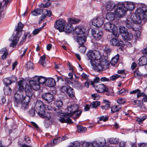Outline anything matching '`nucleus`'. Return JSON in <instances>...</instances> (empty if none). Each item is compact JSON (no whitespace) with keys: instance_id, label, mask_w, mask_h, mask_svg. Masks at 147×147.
I'll use <instances>...</instances> for the list:
<instances>
[{"instance_id":"nucleus-1","label":"nucleus","mask_w":147,"mask_h":147,"mask_svg":"<svg viewBox=\"0 0 147 147\" xmlns=\"http://www.w3.org/2000/svg\"><path fill=\"white\" fill-rule=\"evenodd\" d=\"M45 108L41 101L38 100L36 102L35 105L36 111L40 117L46 119L45 120V126L46 128H48L52 124V122L50 114L45 112Z\"/></svg>"},{"instance_id":"nucleus-2","label":"nucleus","mask_w":147,"mask_h":147,"mask_svg":"<svg viewBox=\"0 0 147 147\" xmlns=\"http://www.w3.org/2000/svg\"><path fill=\"white\" fill-rule=\"evenodd\" d=\"M94 69L97 71L107 69L109 67V63L105 58H102L100 60L91 61H90Z\"/></svg>"},{"instance_id":"nucleus-3","label":"nucleus","mask_w":147,"mask_h":147,"mask_svg":"<svg viewBox=\"0 0 147 147\" xmlns=\"http://www.w3.org/2000/svg\"><path fill=\"white\" fill-rule=\"evenodd\" d=\"M25 90L26 93V95L24 97V94L22 97H20L18 99L19 102H16L15 100L14 105L15 107H18L19 105L21 104L22 102L28 104L30 102V98L32 97L33 93L31 92V89L30 87L28 85H26L25 88Z\"/></svg>"},{"instance_id":"nucleus-4","label":"nucleus","mask_w":147,"mask_h":147,"mask_svg":"<svg viewBox=\"0 0 147 147\" xmlns=\"http://www.w3.org/2000/svg\"><path fill=\"white\" fill-rule=\"evenodd\" d=\"M147 20V6L138 3V24L142 25Z\"/></svg>"},{"instance_id":"nucleus-5","label":"nucleus","mask_w":147,"mask_h":147,"mask_svg":"<svg viewBox=\"0 0 147 147\" xmlns=\"http://www.w3.org/2000/svg\"><path fill=\"white\" fill-rule=\"evenodd\" d=\"M23 27V24L21 22H19L18 24V27L16 30L17 31L16 34L13 35V38L12 43L9 45L10 47H14L16 46L19 41V38L22 35V29Z\"/></svg>"},{"instance_id":"nucleus-6","label":"nucleus","mask_w":147,"mask_h":147,"mask_svg":"<svg viewBox=\"0 0 147 147\" xmlns=\"http://www.w3.org/2000/svg\"><path fill=\"white\" fill-rule=\"evenodd\" d=\"M137 13L138 11H136V13L131 15V19L133 23H132L128 20H127L125 21L126 27L129 28H131L133 30L136 32L138 30L137 24L138 23V18L137 17Z\"/></svg>"},{"instance_id":"nucleus-7","label":"nucleus","mask_w":147,"mask_h":147,"mask_svg":"<svg viewBox=\"0 0 147 147\" xmlns=\"http://www.w3.org/2000/svg\"><path fill=\"white\" fill-rule=\"evenodd\" d=\"M78 106L76 104H74L69 106L67 108L68 112L66 113L69 116L74 115L76 117H78L81 114L82 111L79 110Z\"/></svg>"},{"instance_id":"nucleus-8","label":"nucleus","mask_w":147,"mask_h":147,"mask_svg":"<svg viewBox=\"0 0 147 147\" xmlns=\"http://www.w3.org/2000/svg\"><path fill=\"white\" fill-rule=\"evenodd\" d=\"M87 56L90 61L99 60H101L102 58H105L101 57L100 52L98 51L90 50L87 53Z\"/></svg>"},{"instance_id":"nucleus-9","label":"nucleus","mask_w":147,"mask_h":147,"mask_svg":"<svg viewBox=\"0 0 147 147\" xmlns=\"http://www.w3.org/2000/svg\"><path fill=\"white\" fill-rule=\"evenodd\" d=\"M117 8L114 11L115 15L118 18H120L125 15L126 10L123 6V3L119 2L117 4Z\"/></svg>"},{"instance_id":"nucleus-10","label":"nucleus","mask_w":147,"mask_h":147,"mask_svg":"<svg viewBox=\"0 0 147 147\" xmlns=\"http://www.w3.org/2000/svg\"><path fill=\"white\" fill-rule=\"evenodd\" d=\"M105 28L106 30L112 32L115 37H117L119 34L117 32V29L114 24L110 22H107L104 25Z\"/></svg>"},{"instance_id":"nucleus-11","label":"nucleus","mask_w":147,"mask_h":147,"mask_svg":"<svg viewBox=\"0 0 147 147\" xmlns=\"http://www.w3.org/2000/svg\"><path fill=\"white\" fill-rule=\"evenodd\" d=\"M18 84L19 86L18 90L17 91L16 93L13 96V100H15L16 102H19L18 99L20 97H22L23 96L24 92V87L23 86V81L20 80L18 82Z\"/></svg>"},{"instance_id":"nucleus-12","label":"nucleus","mask_w":147,"mask_h":147,"mask_svg":"<svg viewBox=\"0 0 147 147\" xmlns=\"http://www.w3.org/2000/svg\"><path fill=\"white\" fill-rule=\"evenodd\" d=\"M119 30L121 35L125 40H129L132 38L133 36L132 34L129 32L125 27H120Z\"/></svg>"},{"instance_id":"nucleus-13","label":"nucleus","mask_w":147,"mask_h":147,"mask_svg":"<svg viewBox=\"0 0 147 147\" xmlns=\"http://www.w3.org/2000/svg\"><path fill=\"white\" fill-rule=\"evenodd\" d=\"M61 91L63 93H66L70 97H74V92L73 89L68 86H63L61 88Z\"/></svg>"},{"instance_id":"nucleus-14","label":"nucleus","mask_w":147,"mask_h":147,"mask_svg":"<svg viewBox=\"0 0 147 147\" xmlns=\"http://www.w3.org/2000/svg\"><path fill=\"white\" fill-rule=\"evenodd\" d=\"M65 21L63 19L57 20L55 23L54 27L60 32L63 31L65 25Z\"/></svg>"},{"instance_id":"nucleus-15","label":"nucleus","mask_w":147,"mask_h":147,"mask_svg":"<svg viewBox=\"0 0 147 147\" xmlns=\"http://www.w3.org/2000/svg\"><path fill=\"white\" fill-rule=\"evenodd\" d=\"M29 85L27 84L31 88V92H33L32 89L34 90H38L40 88V85L37 80H33L30 81L29 82Z\"/></svg>"},{"instance_id":"nucleus-16","label":"nucleus","mask_w":147,"mask_h":147,"mask_svg":"<svg viewBox=\"0 0 147 147\" xmlns=\"http://www.w3.org/2000/svg\"><path fill=\"white\" fill-rule=\"evenodd\" d=\"M92 34L94 38L97 40H99L101 39L103 36L102 31L99 29H92Z\"/></svg>"},{"instance_id":"nucleus-17","label":"nucleus","mask_w":147,"mask_h":147,"mask_svg":"<svg viewBox=\"0 0 147 147\" xmlns=\"http://www.w3.org/2000/svg\"><path fill=\"white\" fill-rule=\"evenodd\" d=\"M104 19L102 16L94 18L92 21V24L95 26L100 27L103 24Z\"/></svg>"},{"instance_id":"nucleus-18","label":"nucleus","mask_w":147,"mask_h":147,"mask_svg":"<svg viewBox=\"0 0 147 147\" xmlns=\"http://www.w3.org/2000/svg\"><path fill=\"white\" fill-rule=\"evenodd\" d=\"M96 91L98 93H102L105 92H109V90L103 84H99L94 87Z\"/></svg>"},{"instance_id":"nucleus-19","label":"nucleus","mask_w":147,"mask_h":147,"mask_svg":"<svg viewBox=\"0 0 147 147\" xmlns=\"http://www.w3.org/2000/svg\"><path fill=\"white\" fill-rule=\"evenodd\" d=\"M42 98L48 102H52L53 100V94L50 93H45L42 95Z\"/></svg>"},{"instance_id":"nucleus-20","label":"nucleus","mask_w":147,"mask_h":147,"mask_svg":"<svg viewBox=\"0 0 147 147\" xmlns=\"http://www.w3.org/2000/svg\"><path fill=\"white\" fill-rule=\"evenodd\" d=\"M123 3V6L126 10H127L132 11L135 8L134 3L132 2H121Z\"/></svg>"},{"instance_id":"nucleus-21","label":"nucleus","mask_w":147,"mask_h":147,"mask_svg":"<svg viewBox=\"0 0 147 147\" xmlns=\"http://www.w3.org/2000/svg\"><path fill=\"white\" fill-rule=\"evenodd\" d=\"M63 114L64 116L59 119L60 122L61 123H70L72 122L71 119L66 113H63Z\"/></svg>"},{"instance_id":"nucleus-22","label":"nucleus","mask_w":147,"mask_h":147,"mask_svg":"<svg viewBox=\"0 0 147 147\" xmlns=\"http://www.w3.org/2000/svg\"><path fill=\"white\" fill-rule=\"evenodd\" d=\"M77 42L80 46L84 45L86 41V38L84 35L78 36L77 38Z\"/></svg>"},{"instance_id":"nucleus-23","label":"nucleus","mask_w":147,"mask_h":147,"mask_svg":"<svg viewBox=\"0 0 147 147\" xmlns=\"http://www.w3.org/2000/svg\"><path fill=\"white\" fill-rule=\"evenodd\" d=\"M116 4L113 1H109L106 4V7L107 10L109 11L113 10L116 7Z\"/></svg>"},{"instance_id":"nucleus-24","label":"nucleus","mask_w":147,"mask_h":147,"mask_svg":"<svg viewBox=\"0 0 147 147\" xmlns=\"http://www.w3.org/2000/svg\"><path fill=\"white\" fill-rule=\"evenodd\" d=\"M110 43L112 45L117 46H123L124 45L122 41L114 38H113L110 40Z\"/></svg>"},{"instance_id":"nucleus-25","label":"nucleus","mask_w":147,"mask_h":147,"mask_svg":"<svg viewBox=\"0 0 147 147\" xmlns=\"http://www.w3.org/2000/svg\"><path fill=\"white\" fill-rule=\"evenodd\" d=\"M34 80H37L40 85L46 83L47 78L42 76H35L34 77Z\"/></svg>"},{"instance_id":"nucleus-26","label":"nucleus","mask_w":147,"mask_h":147,"mask_svg":"<svg viewBox=\"0 0 147 147\" xmlns=\"http://www.w3.org/2000/svg\"><path fill=\"white\" fill-rule=\"evenodd\" d=\"M56 82L55 79L52 78H47L46 84L48 86L53 87L55 86Z\"/></svg>"},{"instance_id":"nucleus-27","label":"nucleus","mask_w":147,"mask_h":147,"mask_svg":"<svg viewBox=\"0 0 147 147\" xmlns=\"http://www.w3.org/2000/svg\"><path fill=\"white\" fill-rule=\"evenodd\" d=\"M63 31L68 33H70L74 30L72 25L70 24H66L65 25Z\"/></svg>"},{"instance_id":"nucleus-28","label":"nucleus","mask_w":147,"mask_h":147,"mask_svg":"<svg viewBox=\"0 0 147 147\" xmlns=\"http://www.w3.org/2000/svg\"><path fill=\"white\" fill-rule=\"evenodd\" d=\"M138 61L140 66L146 65L147 63V58L145 56H142L139 59Z\"/></svg>"},{"instance_id":"nucleus-29","label":"nucleus","mask_w":147,"mask_h":147,"mask_svg":"<svg viewBox=\"0 0 147 147\" xmlns=\"http://www.w3.org/2000/svg\"><path fill=\"white\" fill-rule=\"evenodd\" d=\"M103 105L101 106L102 110H105L108 109L110 107V102L108 101L105 100H103Z\"/></svg>"},{"instance_id":"nucleus-30","label":"nucleus","mask_w":147,"mask_h":147,"mask_svg":"<svg viewBox=\"0 0 147 147\" xmlns=\"http://www.w3.org/2000/svg\"><path fill=\"white\" fill-rule=\"evenodd\" d=\"M0 53L2 54L1 57L3 59H5L8 55V51L6 48L2 49L0 51Z\"/></svg>"},{"instance_id":"nucleus-31","label":"nucleus","mask_w":147,"mask_h":147,"mask_svg":"<svg viewBox=\"0 0 147 147\" xmlns=\"http://www.w3.org/2000/svg\"><path fill=\"white\" fill-rule=\"evenodd\" d=\"M74 31L76 34L78 36H81L84 34V32L81 27H75Z\"/></svg>"},{"instance_id":"nucleus-32","label":"nucleus","mask_w":147,"mask_h":147,"mask_svg":"<svg viewBox=\"0 0 147 147\" xmlns=\"http://www.w3.org/2000/svg\"><path fill=\"white\" fill-rule=\"evenodd\" d=\"M43 12V10L41 9H34L32 12V15L36 16L41 14Z\"/></svg>"},{"instance_id":"nucleus-33","label":"nucleus","mask_w":147,"mask_h":147,"mask_svg":"<svg viewBox=\"0 0 147 147\" xmlns=\"http://www.w3.org/2000/svg\"><path fill=\"white\" fill-rule=\"evenodd\" d=\"M119 54H117L112 58L111 61V64L112 65H115L117 63L119 59Z\"/></svg>"},{"instance_id":"nucleus-34","label":"nucleus","mask_w":147,"mask_h":147,"mask_svg":"<svg viewBox=\"0 0 147 147\" xmlns=\"http://www.w3.org/2000/svg\"><path fill=\"white\" fill-rule=\"evenodd\" d=\"M115 13L111 12L107 13L106 15L107 19L109 21H112L115 18Z\"/></svg>"},{"instance_id":"nucleus-35","label":"nucleus","mask_w":147,"mask_h":147,"mask_svg":"<svg viewBox=\"0 0 147 147\" xmlns=\"http://www.w3.org/2000/svg\"><path fill=\"white\" fill-rule=\"evenodd\" d=\"M121 109V106L119 105H118L113 106L111 108V112L112 113H114L118 112Z\"/></svg>"},{"instance_id":"nucleus-36","label":"nucleus","mask_w":147,"mask_h":147,"mask_svg":"<svg viewBox=\"0 0 147 147\" xmlns=\"http://www.w3.org/2000/svg\"><path fill=\"white\" fill-rule=\"evenodd\" d=\"M45 55H43L41 56L40 59L39 61V63L42 66H45L46 65V62L45 61Z\"/></svg>"},{"instance_id":"nucleus-37","label":"nucleus","mask_w":147,"mask_h":147,"mask_svg":"<svg viewBox=\"0 0 147 147\" xmlns=\"http://www.w3.org/2000/svg\"><path fill=\"white\" fill-rule=\"evenodd\" d=\"M45 1H47L44 4L42 3L39 5V7H40L46 8L49 7L51 3L50 2L49 0H45Z\"/></svg>"},{"instance_id":"nucleus-38","label":"nucleus","mask_w":147,"mask_h":147,"mask_svg":"<svg viewBox=\"0 0 147 147\" xmlns=\"http://www.w3.org/2000/svg\"><path fill=\"white\" fill-rule=\"evenodd\" d=\"M11 89L9 87L6 86L4 89V93L5 94L9 95L11 94Z\"/></svg>"},{"instance_id":"nucleus-39","label":"nucleus","mask_w":147,"mask_h":147,"mask_svg":"<svg viewBox=\"0 0 147 147\" xmlns=\"http://www.w3.org/2000/svg\"><path fill=\"white\" fill-rule=\"evenodd\" d=\"M100 105V102L98 101H94L90 104V107L92 108H96Z\"/></svg>"},{"instance_id":"nucleus-40","label":"nucleus","mask_w":147,"mask_h":147,"mask_svg":"<svg viewBox=\"0 0 147 147\" xmlns=\"http://www.w3.org/2000/svg\"><path fill=\"white\" fill-rule=\"evenodd\" d=\"M3 83L4 84L7 86L11 84V81L9 78H5L3 80Z\"/></svg>"},{"instance_id":"nucleus-41","label":"nucleus","mask_w":147,"mask_h":147,"mask_svg":"<svg viewBox=\"0 0 147 147\" xmlns=\"http://www.w3.org/2000/svg\"><path fill=\"white\" fill-rule=\"evenodd\" d=\"M83 147H94L91 142H85L82 144Z\"/></svg>"},{"instance_id":"nucleus-42","label":"nucleus","mask_w":147,"mask_h":147,"mask_svg":"<svg viewBox=\"0 0 147 147\" xmlns=\"http://www.w3.org/2000/svg\"><path fill=\"white\" fill-rule=\"evenodd\" d=\"M78 131L79 133L84 132L86 130V128L81 126L77 127Z\"/></svg>"},{"instance_id":"nucleus-43","label":"nucleus","mask_w":147,"mask_h":147,"mask_svg":"<svg viewBox=\"0 0 147 147\" xmlns=\"http://www.w3.org/2000/svg\"><path fill=\"white\" fill-rule=\"evenodd\" d=\"M86 49V47L84 45L80 46L79 47V50L81 53H84Z\"/></svg>"},{"instance_id":"nucleus-44","label":"nucleus","mask_w":147,"mask_h":147,"mask_svg":"<svg viewBox=\"0 0 147 147\" xmlns=\"http://www.w3.org/2000/svg\"><path fill=\"white\" fill-rule=\"evenodd\" d=\"M56 106L58 108L62 107L63 105V102L61 100H57L54 103Z\"/></svg>"},{"instance_id":"nucleus-45","label":"nucleus","mask_w":147,"mask_h":147,"mask_svg":"<svg viewBox=\"0 0 147 147\" xmlns=\"http://www.w3.org/2000/svg\"><path fill=\"white\" fill-rule=\"evenodd\" d=\"M69 21L70 24H75L79 22L80 21L76 18H70L69 19Z\"/></svg>"},{"instance_id":"nucleus-46","label":"nucleus","mask_w":147,"mask_h":147,"mask_svg":"<svg viewBox=\"0 0 147 147\" xmlns=\"http://www.w3.org/2000/svg\"><path fill=\"white\" fill-rule=\"evenodd\" d=\"M117 73L119 74H121L120 75H119V76H120V77L124 78L125 77L126 74L125 73V70H118Z\"/></svg>"},{"instance_id":"nucleus-47","label":"nucleus","mask_w":147,"mask_h":147,"mask_svg":"<svg viewBox=\"0 0 147 147\" xmlns=\"http://www.w3.org/2000/svg\"><path fill=\"white\" fill-rule=\"evenodd\" d=\"M110 142L112 144H115L118 142V139L117 138H113L109 139Z\"/></svg>"},{"instance_id":"nucleus-48","label":"nucleus","mask_w":147,"mask_h":147,"mask_svg":"<svg viewBox=\"0 0 147 147\" xmlns=\"http://www.w3.org/2000/svg\"><path fill=\"white\" fill-rule=\"evenodd\" d=\"M147 117L146 115H144L143 116H140L138 117V124L141 123Z\"/></svg>"},{"instance_id":"nucleus-49","label":"nucleus","mask_w":147,"mask_h":147,"mask_svg":"<svg viewBox=\"0 0 147 147\" xmlns=\"http://www.w3.org/2000/svg\"><path fill=\"white\" fill-rule=\"evenodd\" d=\"M98 142L99 143L100 147L104 146L106 144V141L104 139H100Z\"/></svg>"},{"instance_id":"nucleus-50","label":"nucleus","mask_w":147,"mask_h":147,"mask_svg":"<svg viewBox=\"0 0 147 147\" xmlns=\"http://www.w3.org/2000/svg\"><path fill=\"white\" fill-rule=\"evenodd\" d=\"M80 143L77 141H75L72 143V144L69 146L68 147H80Z\"/></svg>"},{"instance_id":"nucleus-51","label":"nucleus","mask_w":147,"mask_h":147,"mask_svg":"<svg viewBox=\"0 0 147 147\" xmlns=\"http://www.w3.org/2000/svg\"><path fill=\"white\" fill-rule=\"evenodd\" d=\"M21 104H22L21 109H22L24 110L28 108V104L23 102L21 103Z\"/></svg>"},{"instance_id":"nucleus-52","label":"nucleus","mask_w":147,"mask_h":147,"mask_svg":"<svg viewBox=\"0 0 147 147\" xmlns=\"http://www.w3.org/2000/svg\"><path fill=\"white\" fill-rule=\"evenodd\" d=\"M126 101L125 99L122 98H120L117 100V102L119 105L123 104Z\"/></svg>"},{"instance_id":"nucleus-53","label":"nucleus","mask_w":147,"mask_h":147,"mask_svg":"<svg viewBox=\"0 0 147 147\" xmlns=\"http://www.w3.org/2000/svg\"><path fill=\"white\" fill-rule=\"evenodd\" d=\"M120 76H119V75L116 74L111 76L110 77V79L112 81H114L119 78Z\"/></svg>"},{"instance_id":"nucleus-54","label":"nucleus","mask_w":147,"mask_h":147,"mask_svg":"<svg viewBox=\"0 0 147 147\" xmlns=\"http://www.w3.org/2000/svg\"><path fill=\"white\" fill-rule=\"evenodd\" d=\"M11 83L16 82L17 80V78L16 77L14 76H13L9 77Z\"/></svg>"},{"instance_id":"nucleus-55","label":"nucleus","mask_w":147,"mask_h":147,"mask_svg":"<svg viewBox=\"0 0 147 147\" xmlns=\"http://www.w3.org/2000/svg\"><path fill=\"white\" fill-rule=\"evenodd\" d=\"M138 106H139L141 109H145L144 105H143V103L141 100H138Z\"/></svg>"},{"instance_id":"nucleus-56","label":"nucleus","mask_w":147,"mask_h":147,"mask_svg":"<svg viewBox=\"0 0 147 147\" xmlns=\"http://www.w3.org/2000/svg\"><path fill=\"white\" fill-rule=\"evenodd\" d=\"M100 80V78L98 77H95L94 79V82H91V84L92 85L94 86V82L95 83H98L99 81Z\"/></svg>"},{"instance_id":"nucleus-57","label":"nucleus","mask_w":147,"mask_h":147,"mask_svg":"<svg viewBox=\"0 0 147 147\" xmlns=\"http://www.w3.org/2000/svg\"><path fill=\"white\" fill-rule=\"evenodd\" d=\"M42 28L40 27L38 29H36L33 31V33L34 35H36L38 34L39 32L41 30Z\"/></svg>"},{"instance_id":"nucleus-58","label":"nucleus","mask_w":147,"mask_h":147,"mask_svg":"<svg viewBox=\"0 0 147 147\" xmlns=\"http://www.w3.org/2000/svg\"><path fill=\"white\" fill-rule=\"evenodd\" d=\"M108 119V117L107 116H102L99 118V120L103 121H107Z\"/></svg>"},{"instance_id":"nucleus-59","label":"nucleus","mask_w":147,"mask_h":147,"mask_svg":"<svg viewBox=\"0 0 147 147\" xmlns=\"http://www.w3.org/2000/svg\"><path fill=\"white\" fill-rule=\"evenodd\" d=\"M75 84L76 86L78 87L79 89H81L83 87L81 84L78 81L75 82Z\"/></svg>"},{"instance_id":"nucleus-60","label":"nucleus","mask_w":147,"mask_h":147,"mask_svg":"<svg viewBox=\"0 0 147 147\" xmlns=\"http://www.w3.org/2000/svg\"><path fill=\"white\" fill-rule=\"evenodd\" d=\"M94 147H100L99 143L97 141H93L91 142Z\"/></svg>"},{"instance_id":"nucleus-61","label":"nucleus","mask_w":147,"mask_h":147,"mask_svg":"<svg viewBox=\"0 0 147 147\" xmlns=\"http://www.w3.org/2000/svg\"><path fill=\"white\" fill-rule=\"evenodd\" d=\"M33 66V64L32 63L30 62H28L26 65V67L28 69L32 68Z\"/></svg>"},{"instance_id":"nucleus-62","label":"nucleus","mask_w":147,"mask_h":147,"mask_svg":"<svg viewBox=\"0 0 147 147\" xmlns=\"http://www.w3.org/2000/svg\"><path fill=\"white\" fill-rule=\"evenodd\" d=\"M28 35V34H25L22 37V39L20 40V43L21 44H22L23 42H24V40H26L27 36Z\"/></svg>"},{"instance_id":"nucleus-63","label":"nucleus","mask_w":147,"mask_h":147,"mask_svg":"<svg viewBox=\"0 0 147 147\" xmlns=\"http://www.w3.org/2000/svg\"><path fill=\"white\" fill-rule=\"evenodd\" d=\"M100 81L102 82H109V79L106 77H103L101 78L100 79Z\"/></svg>"},{"instance_id":"nucleus-64","label":"nucleus","mask_w":147,"mask_h":147,"mask_svg":"<svg viewBox=\"0 0 147 147\" xmlns=\"http://www.w3.org/2000/svg\"><path fill=\"white\" fill-rule=\"evenodd\" d=\"M91 96L92 98L94 100H97L99 98L98 95L97 94H92Z\"/></svg>"}]
</instances>
